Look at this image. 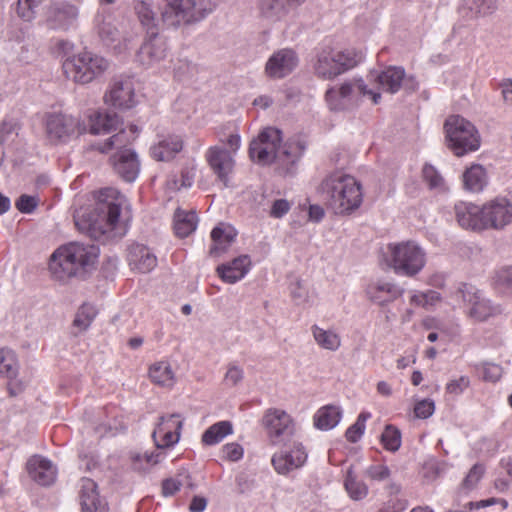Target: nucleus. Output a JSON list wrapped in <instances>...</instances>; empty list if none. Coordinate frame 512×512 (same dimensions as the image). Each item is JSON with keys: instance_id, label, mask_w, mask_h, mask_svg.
Returning a JSON list of instances; mask_svg holds the SVG:
<instances>
[{"instance_id": "obj_1", "label": "nucleus", "mask_w": 512, "mask_h": 512, "mask_svg": "<svg viewBox=\"0 0 512 512\" xmlns=\"http://www.w3.org/2000/svg\"><path fill=\"white\" fill-rule=\"evenodd\" d=\"M126 207L124 195L114 188H104L94 204L75 210L74 222L79 231L96 240L108 234L123 235L126 224L122 213Z\"/></svg>"}, {"instance_id": "obj_2", "label": "nucleus", "mask_w": 512, "mask_h": 512, "mask_svg": "<svg viewBox=\"0 0 512 512\" xmlns=\"http://www.w3.org/2000/svg\"><path fill=\"white\" fill-rule=\"evenodd\" d=\"M165 4L159 7L160 18L154 11L151 1L138 0L134 4V10L141 24L148 32H157L158 23L161 20L167 27H179L202 20L212 8H206L196 0H164Z\"/></svg>"}, {"instance_id": "obj_3", "label": "nucleus", "mask_w": 512, "mask_h": 512, "mask_svg": "<svg viewBox=\"0 0 512 512\" xmlns=\"http://www.w3.org/2000/svg\"><path fill=\"white\" fill-rule=\"evenodd\" d=\"M282 142V133L279 129L267 127L249 146L250 158L261 165L277 163L286 173L291 172L292 166L301 157L305 146L299 140Z\"/></svg>"}, {"instance_id": "obj_4", "label": "nucleus", "mask_w": 512, "mask_h": 512, "mask_svg": "<svg viewBox=\"0 0 512 512\" xmlns=\"http://www.w3.org/2000/svg\"><path fill=\"white\" fill-rule=\"evenodd\" d=\"M320 192L327 207L339 216H348L357 211L363 202L361 183L352 175L334 172L320 185Z\"/></svg>"}, {"instance_id": "obj_5", "label": "nucleus", "mask_w": 512, "mask_h": 512, "mask_svg": "<svg viewBox=\"0 0 512 512\" xmlns=\"http://www.w3.org/2000/svg\"><path fill=\"white\" fill-rule=\"evenodd\" d=\"M99 254L95 245L71 242L59 247L50 257L49 271L58 281L82 276L94 266Z\"/></svg>"}, {"instance_id": "obj_6", "label": "nucleus", "mask_w": 512, "mask_h": 512, "mask_svg": "<svg viewBox=\"0 0 512 512\" xmlns=\"http://www.w3.org/2000/svg\"><path fill=\"white\" fill-rule=\"evenodd\" d=\"M384 260L396 275L414 278L425 267L427 253L417 242L408 240L388 244Z\"/></svg>"}, {"instance_id": "obj_7", "label": "nucleus", "mask_w": 512, "mask_h": 512, "mask_svg": "<svg viewBox=\"0 0 512 512\" xmlns=\"http://www.w3.org/2000/svg\"><path fill=\"white\" fill-rule=\"evenodd\" d=\"M445 141L457 157L477 151L481 136L475 125L460 115L449 116L444 123Z\"/></svg>"}, {"instance_id": "obj_8", "label": "nucleus", "mask_w": 512, "mask_h": 512, "mask_svg": "<svg viewBox=\"0 0 512 512\" xmlns=\"http://www.w3.org/2000/svg\"><path fill=\"white\" fill-rule=\"evenodd\" d=\"M326 101L332 110H345L356 106L362 98L371 99L378 104L381 94L375 88H369L360 78H353L343 82L339 87H332L326 91Z\"/></svg>"}, {"instance_id": "obj_9", "label": "nucleus", "mask_w": 512, "mask_h": 512, "mask_svg": "<svg viewBox=\"0 0 512 512\" xmlns=\"http://www.w3.org/2000/svg\"><path fill=\"white\" fill-rule=\"evenodd\" d=\"M63 71L75 83L87 84L101 76L109 67L108 61L91 51H81L63 62Z\"/></svg>"}, {"instance_id": "obj_10", "label": "nucleus", "mask_w": 512, "mask_h": 512, "mask_svg": "<svg viewBox=\"0 0 512 512\" xmlns=\"http://www.w3.org/2000/svg\"><path fill=\"white\" fill-rule=\"evenodd\" d=\"M361 60L362 54L353 49L326 48L318 53L313 68L319 78L330 80L355 67Z\"/></svg>"}, {"instance_id": "obj_11", "label": "nucleus", "mask_w": 512, "mask_h": 512, "mask_svg": "<svg viewBox=\"0 0 512 512\" xmlns=\"http://www.w3.org/2000/svg\"><path fill=\"white\" fill-rule=\"evenodd\" d=\"M85 131V125L72 115L49 113L45 117V132L51 142H65L75 134H82Z\"/></svg>"}, {"instance_id": "obj_12", "label": "nucleus", "mask_w": 512, "mask_h": 512, "mask_svg": "<svg viewBox=\"0 0 512 512\" xmlns=\"http://www.w3.org/2000/svg\"><path fill=\"white\" fill-rule=\"evenodd\" d=\"M368 79L377 85V89L391 94L397 93L402 85L410 91H414L417 87L414 77H406L405 70L397 66H389L381 72H372Z\"/></svg>"}, {"instance_id": "obj_13", "label": "nucleus", "mask_w": 512, "mask_h": 512, "mask_svg": "<svg viewBox=\"0 0 512 512\" xmlns=\"http://www.w3.org/2000/svg\"><path fill=\"white\" fill-rule=\"evenodd\" d=\"M457 294L466 303L468 315L476 321H485L500 312L498 306L493 305L473 286L463 285Z\"/></svg>"}, {"instance_id": "obj_14", "label": "nucleus", "mask_w": 512, "mask_h": 512, "mask_svg": "<svg viewBox=\"0 0 512 512\" xmlns=\"http://www.w3.org/2000/svg\"><path fill=\"white\" fill-rule=\"evenodd\" d=\"M263 425L272 444L289 439L294 433V423L288 413L280 409H269L263 417Z\"/></svg>"}, {"instance_id": "obj_15", "label": "nucleus", "mask_w": 512, "mask_h": 512, "mask_svg": "<svg viewBox=\"0 0 512 512\" xmlns=\"http://www.w3.org/2000/svg\"><path fill=\"white\" fill-rule=\"evenodd\" d=\"M298 64L299 58L293 49H279L268 58L264 73L270 79H282L291 74Z\"/></svg>"}, {"instance_id": "obj_16", "label": "nucleus", "mask_w": 512, "mask_h": 512, "mask_svg": "<svg viewBox=\"0 0 512 512\" xmlns=\"http://www.w3.org/2000/svg\"><path fill=\"white\" fill-rule=\"evenodd\" d=\"M487 230H502L512 223V201L496 197L484 203Z\"/></svg>"}, {"instance_id": "obj_17", "label": "nucleus", "mask_w": 512, "mask_h": 512, "mask_svg": "<svg viewBox=\"0 0 512 512\" xmlns=\"http://www.w3.org/2000/svg\"><path fill=\"white\" fill-rule=\"evenodd\" d=\"M403 293V288L385 279L373 280L365 288L367 299L379 306H385L394 302Z\"/></svg>"}, {"instance_id": "obj_18", "label": "nucleus", "mask_w": 512, "mask_h": 512, "mask_svg": "<svg viewBox=\"0 0 512 512\" xmlns=\"http://www.w3.org/2000/svg\"><path fill=\"white\" fill-rule=\"evenodd\" d=\"M455 216L458 224L464 229L487 230L484 204L479 206L473 203L460 202L455 205Z\"/></svg>"}, {"instance_id": "obj_19", "label": "nucleus", "mask_w": 512, "mask_h": 512, "mask_svg": "<svg viewBox=\"0 0 512 512\" xmlns=\"http://www.w3.org/2000/svg\"><path fill=\"white\" fill-rule=\"evenodd\" d=\"M181 428L182 421L179 415L171 414L160 417L157 427L152 434L157 448H166L177 443Z\"/></svg>"}, {"instance_id": "obj_20", "label": "nucleus", "mask_w": 512, "mask_h": 512, "mask_svg": "<svg viewBox=\"0 0 512 512\" xmlns=\"http://www.w3.org/2000/svg\"><path fill=\"white\" fill-rule=\"evenodd\" d=\"M306 459L307 454L304 447L299 443H294L291 447L275 453L271 462L277 473L285 475L300 468Z\"/></svg>"}, {"instance_id": "obj_21", "label": "nucleus", "mask_w": 512, "mask_h": 512, "mask_svg": "<svg viewBox=\"0 0 512 512\" xmlns=\"http://www.w3.org/2000/svg\"><path fill=\"white\" fill-rule=\"evenodd\" d=\"M105 101L117 109L132 108L136 103L133 81L129 78L115 80L105 95Z\"/></svg>"}, {"instance_id": "obj_22", "label": "nucleus", "mask_w": 512, "mask_h": 512, "mask_svg": "<svg viewBox=\"0 0 512 512\" xmlns=\"http://www.w3.org/2000/svg\"><path fill=\"white\" fill-rule=\"evenodd\" d=\"M205 158L217 178L227 185L229 175L232 174L235 166L231 152L220 146H212L207 150Z\"/></svg>"}, {"instance_id": "obj_23", "label": "nucleus", "mask_w": 512, "mask_h": 512, "mask_svg": "<svg viewBox=\"0 0 512 512\" xmlns=\"http://www.w3.org/2000/svg\"><path fill=\"white\" fill-rule=\"evenodd\" d=\"M166 55L167 44L165 39L157 32L152 31L149 38L140 47L138 59L143 65L151 66L163 60Z\"/></svg>"}, {"instance_id": "obj_24", "label": "nucleus", "mask_w": 512, "mask_h": 512, "mask_svg": "<svg viewBox=\"0 0 512 512\" xmlns=\"http://www.w3.org/2000/svg\"><path fill=\"white\" fill-rule=\"evenodd\" d=\"M115 172L126 182H133L140 171V163L136 153L131 149L118 151L112 158Z\"/></svg>"}, {"instance_id": "obj_25", "label": "nucleus", "mask_w": 512, "mask_h": 512, "mask_svg": "<svg viewBox=\"0 0 512 512\" xmlns=\"http://www.w3.org/2000/svg\"><path fill=\"white\" fill-rule=\"evenodd\" d=\"M27 471L35 482L43 486L54 483L57 474L52 462L39 455H34L28 460Z\"/></svg>"}, {"instance_id": "obj_26", "label": "nucleus", "mask_w": 512, "mask_h": 512, "mask_svg": "<svg viewBox=\"0 0 512 512\" xmlns=\"http://www.w3.org/2000/svg\"><path fill=\"white\" fill-rule=\"evenodd\" d=\"M128 261L131 269L141 273L153 270L157 265V258L146 246L134 244L129 249Z\"/></svg>"}, {"instance_id": "obj_27", "label": "nucleus", "mask_w": 512, "mask_h": 512, "mask_svg": "<svg viewBox=\"0 0 512 512\" xmlns=\"http://www.w3.org/2000/svg\"><path fill=\"white\" fill-rule=\"evenodd\" d=\"M497 9V0H462L459 13L466 20H476L493 14Z\"/></svg>"}, {"instance_id": "obj_28", "label": "nucleus", "mask_w": 512, "mask_h": 512, "mask_svg": "<svg viewBox=\"0 0 512 512\" xmlns=\"http://www.w3.org/2000/svg\"><path fill=\"white\" fill-rule=\"evenodd\" d=\"M183 148V141L178 135H168L150 148V154L157 161H170Z\"/></svg>"}, {"instance_id": "obj_29", "label": "nucleus", "mask_w": 512, "mask_h": 512, "mask_svg": "<svg viewBox=\"0 0 512 512\" xmlns=\"http://www.w3.org/2000/svg\"><path fill=\"white\" fill-rule=\"evenodd\" d=\"M236 230L229 224L220 223L211 231L212 245L209 253L212 256H219L227 251L236 238Z\"/></svg>"}, {"instance_id": "obj_30", "label": "nucleus", "mask_w": 512, "mask_h": 512, "mask_svg": "<svg viewBox=\"0 0 512 512\" xmlns=\"http://www.w3.org/2000/svg\"><path fill=\"white\" fill-rule=\"evenodd\" d=\"M249 267V257L242 255L227 264L218 266L217 273L224 282L233 284L241 280L247 274Z\"/></svg>"}, {"instance_id": "obj_31", "label": "nucleus", "mask_w": 512, "mask_h": 512, "mask_svg": "<svg viewBox=\"0 0 512 512\" xmlns=\"http://www.w3.org/2000/svg\"><path fill=\"white\" fill-rule=\"evenodd\" d=\"M488 173L484 166L474 163L462 174V184L464 190L471 193H479L488 185Z\"/></svg>"}, {"instance_id": "obj_32", "label": "nucleus", "mask_w": 512, "mask_h": 512, "mask_svg": "<svg viewBox=\"0 0 512 512\" xmlns=\"http://www.w3.org/2000/svg\"><path fill=\"white\" fill-rule=\"evenodd\" d=\"M80 504L82 512H105V504L99 499L96 483L89 479L81 480Z\"/></svg>"}, {"instance_id": "obj_33", "label": "nucleus", "mask_w": 512, "mask_h": 512, "mask_svg": "<svg viewBox=\"0 0 512 512\" xmlns=\"http://www.w3.org/2000/svg\"><path fill=\"white\" fill-rule=\"evenodd\" d=\"M95 29L100 39L106 44H111L120 38V31L114 16L105 10L97 13L95 17Z\"/></svg>"}, {"instance_id": "obj_34", "label": "nucleus", "mask_w": 512, "mask_h": 512, "mask_svg": "<svg viewBox=\"0 0 512 512\" xmlns=\"http://www.w3.org/2000/svg\"><path fill=\"white\" fill-rule=\"evenodd\" d=\"M341 418V408L337 405L329 404L317 410L313 417V421L317 429L327 431L336 427Z\"/></svg>"}, {"instance_id": "obj_35", "label": "nucleus", "mask_w": 512, "mask_h": 512, "mask_svg": "<svg viewBox=\"0 0 512 512\" xmlns=\"http://www.w3.org/2000/svg\"><path fill=\"white\" fill-rule=\"evenodd\" d=\"M78 14L76 6L62 3L54 8L50 22L53 28L66 30L76 22Z\"/></svg>"}, {"instance_id": "obj_36", "label": "nucleus", "mask_w": 512, "mask_h": 512, "mask_svg": "<svg viewBox=\"0 0 512 512\" xmlns=\"http://www.w3.org/2000/svg\"><path fill=\"white\" fill-rule=\"evenodd\" d=\"M120 125L119 117L116 113L94 112L90 115V133L98 135L110 133Z\"/></svg>"}, {"instance_id": "obj_37", "label": "nucleus", "mask_w": 512, "mask_h": 512, "mask_svg": "<svg viewBox=\"0 0 512 512\" xmlns=\"http://www.w3.org/2000/svg\"><path fill=\"white\" fill-rule=\"evenodd\" d=\"M198 218L194 211L178 208L174 213V230L177 236L187 237L195 231Z\"/></svg>"}, {"instance_id": "obj_38", "label": "nucleus", "mask_w": 512, "mask_h": 512, "mask_svg": "<svg viewBox=\"0 0 512 512\" xmlns=\"http://www.w3.org/2000/svg\"><path fill=\"white\" fill-rule=\"evenodd\" d=\"M311 333L316 344L322 349L336 351L341 346V337L334 330H326L318 325H313Z\"/></svg>"}, {"instance_id": "obj_39", "label": "nucleus", "mask_w": 512, "mask_h": 512, "mask_svg": "<svg viewBox=\"0 0 512 512\" xmlns=\"http://www.w3.org/2000/svg\"><path fill=\"white\" fill-rule=\"evenodd\" d=\"M149 377L153 383L164 387H172L175 383L174 372L167 361H159L151 365Z\"/></svg>"}, {"instance_id": "obj_40", "label": "nucleus", "mask_w": 512, "mask_h": 512, "mask_svg": "<svg viewBox=\"0 0 512 512\" xmlns=\"http://www.w3.org/2000/svg\"><path fill=\"white\" fill-rule=\"evenodd\" d=\"M233 433V425L230 421H219L211 425L202 434V443L208 446L220 443L226 436Z\"/></svg>"}, {"instance_id": "obj_41", "label": "nucleus", "mask_w": 512, "mask_h": 512, "mask_svg": "<svg viewBox=\"0 0 512 512\" xmlns=\"http://www.w3.org/2000/svg\"><path fill=\"white\" fill-rule=\"evenodd\" d=\"M137 132L138 129L134 125L130 126L129 133L124 129H121L119 133L114 134L102 145H99L98 149L103 153H106L114 148L121 149L135 139Z\"/></svg>"}, {"instance_id": "obj_42", "label": "nucleus", "mask_w": 512, "mask_h": 512, "mask_svg": "<svg viewBox=\"0 0 512 512\" xmlns=\"http://www.w3.org/2000/svg\"><path fill=\"white\" fill-rule=\"evenodd\" d=\"M344 487L349 497L356 501L362 500L368 494L367 485L363 481L357 479L352 468H349L346 472Z\"/></svg>"}, {"instance_id": "obj_43", "label": "nucleus", "mask_w": 512, "mask_h": 512, "mask_svg": "<svg viewBox=\"0 0 512 512\" xmlns=\"http://www.w3.org/2000/svg\"><path fill=\"white\" fill-rule=\"evenodd\" d=\"M18 361L13 350L8 348L0 349V375L8 379L16 378L18 374Z\"/></svg>"}, {"instance_id": "obj_44", "label": "nucleus", "mask_w": 512, "mask_h": 512, "mask_svg": "<svg viewBox=\"0 0 512 512\" xmlns=\"http://www.w3.org/2000/svg\"><path fill=\"white\" fill-rule=\"evenodd\" d=\"M162 456L161 453H150L147 452L141 454V453H134L131 456L132 461V467L136 471H145L152 467L153 465L157 464L160 461V457Z\"/></svg>"}, {"instance_id": "obj_45", "label": "nucleus", "mask_w": 512, "mask_h": 512, "mask_svg": "<svg viewBox=\"0 0 512 512\" xmlns=\"http://www.w3.org/2000/svg\"><path fill=\"white\" fill-rule=\"evenodd\" d=\"M97 311L94 306L85 304L81 306L75 316L73 324L81 331H85L93 322Z\"/></svg>"}, {"instance_id": "obj_46", "label": "nucleus", "mask_w": 512, "mask_h": 512, "mask_svg": "<svg viewBox=\"0 0 512 512\" xmlns=\"http://www.w3.org/2000/svg\"><path fill=\"white\" fill-rule=\"evenodd\" d=\"M381 442L385 449L395 452L401 446V433L392 425H387L381 434Z\"/></svg>"}, {"instance_id": "obj_47", "label": "nucleus", "mask_w": 512, "mask_h": 512, "mask_svg": "<svg viewBox=\"0 0 512 512\" xmlns=\"http://www.w3.org/2000/svg\"><path fill=\"white\" fill-rule=\"evenodd\" d=\"M371 414L368 412H362L359 414L356 422L351 425L346 433V439L351 443H356L364 434L366 421L370 418Z\"/></svg>"}, {"instance_id": "obj_48", "label": "nucleus", "mask_w": 512, "mask_h": 512, "mask_svg": "<svg viewBox=\"0 0 512 512\" xmlns=\"http://www.w3.org/2000/svg\"><path fill=\"white\" fill-rule=\"evenodd\" d=\"M195 170L193 168H185L181 171L180 179L176 177L168 180L167 185L169 189L179 190L181 188L191 187L194 182Z\"/></svg>"}, {"instance_id": "obj_49", "label": "nucleus", "mask_w": 512, "mask_h": 512, "mask_svg": "<svg viewBox=\"0 0 512 512\" xmlns=\"http://www.w3.org/2000/svg\"><path fill=\"white\" fill-rule=\"evenodd\" d=\"M423 179L431 189H442L444 187V179L440 173L429 164L422 169Z\"/></svg>"}, {"instance_id": "obj_50", "label": "nucleus", "mask_w": 512, "mask_h": 512, "mask_svg": "<svg viewBox=\"0 0 512 512\" xmlns=\"http://www.w3.org/2000/svg\"><path fill=\"white\" fill-rule=\"evenodd\" d=\"M197 67L188 60H179L174 75L179 81H187L197 74Z\"/></svg>"}, {"instance_id": "obj_51", "label": "nucleus", "mask_w": 512, "mask_h": 512, "mask_svg": "<svg viewBox=\"0 0 512 512\" xmlns=\"http://www.w3.org/2000/svg\"><path fill=\"white\" fill-rule=\"evenodd\" d=\"M260 10L267 18L278 17L284 11V0H261Z\"/></svg>"}, {"instance_id": "obj_52", "label": "nucleus", "mask_w": 512, "mask_h": 512, "mask_svg": "<svg viewBox=\"0 0 512 512\" xmlns=\"http://www.w3.org/2000/svg\"><path fill=\"white\" fill-rule=\"evenodd\" d=\"M485 468L482 464H475L468 472L462 482V488L471 490L476 487L477 483L482 478Z\"/></svg>"}, {"instance_id": "obj_53", "label": "nucleus", "mask_w": 512, "mask_h": 512, "mask_svg": "<svg viewBox=\"0 0 512 512\" xmlns=\"http://www.w3.org/2000/svg\"><path fill=\"white\" fill-rule=\"evenodd\" d=\"M37 0H18L16 12L25 21H31L35 17Z\"/></svg>"}, {"instance_id": "obj_54", "label": "nucleus", "mask_w": 512, "mask_h": 512, "mask_svg": "<svg viewBox=\"0 0 512 512\" xmlns=\"http://www.w3.org/2000/svg\"><path fill=\"white\" fill-rule=\"evenodd\" d=\"M221 453L223 459L236 462L242 459L244 450L240 444L232 442L225 444L221 449Z\"/></svg>"}, {"instance_id": "obj_55", "label": "nucleus", "mask_w": 512, "mask_h": 512, "mask_svg": "<svg viewBox=\"0 0 512 512\" xmlns=\"http://www.w3.org/2000/svg\"><path fill=\"white\" fill-rule=\"evenodd\" d=\"M494 284L502 289L512 291V268H503L496 272Z\"/></svg>"}, {"instance_id": "obj_56", "label": "nucleus", "mask_w": 512, "mask_h": 512, "mask_svg": "<svg viewBox=\"0 0 512 512\" xmlns=\"http://www.w3.org/2000/svg\"><path fill=\"white\" fill-rule=\"evenodd\" d=\"M435 410L434 401L431 399H423L418 401L414 407V413L417 418L426 419L430 417Z\"/></svg>"}, {"instance_id": "obj_57", "label": "nucleus", "mask_w": 512, "mask_h": 512, "mask_svg": "<svg viewBox=\"0 0 512 512\" xmlns=\"http://www.w3.org/2000/svg\"><path fill=\"white\" fill-rule=\"evenodd\" d=\"M470 385V380L466 376H461L458 379L451 380L446 385V392L453 395H460Z\"/></svg>"}, {"instance_id": "obj_58", "label": "nucleus", "mask_w": 512, "mask_h": 512, "mask_svg": "<svg viewBox=\"0 0 512 512\" xmlns=\"http://www.w3.org/2000/svg\"><path fill=\"white\" fill-rule=\"evenodd\" d=\"M291 209V203L286 199H277L272 203L270 216L273 218H282Z\"/></svg>"}, {"instance_id": "obj_59", "label": "nucleus", "mask_w": 512, "mask_h": 512, "mask_svg": "<svg viewBox=\"0 0 512 512\" xmlns=\"http://www.w3.org/2000/svg\"><path fill=\"white\" fill-rule=\"evenodd\" d=\"M244 377V371L241 367L231 364L225 374V382L230 386H235L242 381Z\"/></svg>"}, {"instance_id": "obj_60", "label": "nucleus", "mask_w": 512, "mask_h": 512, "mask_svg": "<svg viewBox=\"0 0 512 512\" xmlns=\"http://www.w3.org/2000/svg\"><path fill=\"white\" fill-rule=\"evenodd\" d=\"M367 475L374 480L382 481L390 476V471L385 465H373L367 469Z\"/></svg>"}, {"instance_id": "obj_61", "label": "nucleus", "mask_w": 512, "mask_h": 512, "mask_svg": "<svg viewBox=\"0 0 512 512\" xmlns=\"http://www.w3.org/2000/svg\"><path fill=\"white\" fill-rule=\"evenodd\" d=\"M502 368L497 364H485L483 367V377L487 381L496 382L501 378Z\"/></svg>"}, {"instance_id": "obj_62", "label": "nucleus", "mask_w": 512, "mask_h": 512, "mask_svg": "<svg viewBox=\"0 0 512 512\" xmlns=\"http://www.w3.org/2000/svg\"><path fill=\"white\" fill-rule=\"evenodd\" d=\"M36 199L29 195H22L16 201L17 209L22 213H30L36 207Z\"/></svg>"}, {"instance_id": "obj_63", "label": "nucleus", "mask_w": 512, "mask_h": 512, "mask_svg": "<svg viewBox=\"0 0 512 512\" xmlns=\"http://www.w3.org/2000/svg\"><path fill=\"white\" fill-rule=\"evenodd\" d=\"M182 485L183 482L179 478L166 479L162 483V493L166 497L172 496L180 489Z\"/></svg>"}, {"instance_id": "obj_64", "label": "nucleus", "mask_w": 512, "mask_h": 512, "mask_svg": "<svg viewBox=\"0 0 512 512\" xmlns=\"http://www.w3.org/2000/svg\"><path fill=\"white\" fill-rule=\"evenodd\" d=\"M503 103L512 106V78L503 79L499 83Z\"/></svg>"}]
</instances>
